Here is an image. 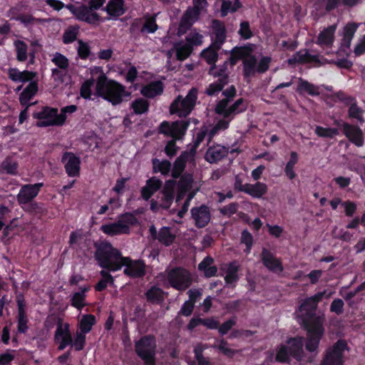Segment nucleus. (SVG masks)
<instances>
[{
    "label": "nucleus",
    "mask_w": 365,
    "mask_h": 365,
    "mask_svg": "<svg viewBox=\"0 0 365 365\" xmlns=\"http://www.w3.org/2000/svg\"><path fill=\"white\" fill-rule=\"evenodd\" d=\"M176 58L179 61L186 59L191 53L192 48L190 44L186 43H176L174 45Z\"/></svg>",
    "instance_id": "obj_37"
},
{
    "label": "nucleus",
    "mask_w": 365,
    "mask_h": 365,
    "mask_svg": "<svg viewBox=\"0 0 365 365\" xmlns=\"http://www.w3.org/2000/svg\"><path fill=\"white\" fill-rule=\"evenodd\" d=\"M42 186L43 183L39 182L34 185H25L21 187L17 195V200L22 208H25L26 204L38 195Z\"/></svg>",
    "instance_id": "obj_16"
},
{
    "label": "nucleus",
    "mask_w": 365,
    "mask_h": 365,
    "mask_svg": "<svg viewBox=\"0 0 365 365\" xmlns=\"http://www.w3.org/2000/svg\"><path fill=\"white\" fill-rule=\"evenodd\" d=\"M361 0H327L326 9L327 10H331L336 7H337L340 4H343L346 6H353L358 3H359Z\"/></svg>",
    "instance_id": "obj_54"
},
{
    "label": "nucleus",
    "mask_w": 365,
    "mask_h": 365,
    "mask_svg": "<svg viewBox=\"0 0 365 365\" xmlns=\"http://www.w3.org/2000/svg\"><path fill=\"white\" fill-rule=\"evenodd\" d=\"M15 358V351L8 349L0 354V365H8Z\"/></svg>",
    "instance_id": "obj_61"
},
{
    "label": "nucleus",
    "mask_w": 365,
    "mask_h": 365,
    "mask_svg": "<svg viewBox=\"0 0 365 365\" xmlns=\"http://www.w3.org/2000/svg\"><path fill=\"white\" fill-rule=\"evenodd\" d=\"M261 255L262 262L268 269L274 272H280L283 270L279 259H277L269 250L263 249Z\"/></svg>",
    "instance_id": "obj_25"
},
{
    "label": "nucleus",
    "mask_w": 365,
    "mask_h": 365,
    "mask_svg": "<svg viewBox=\"0 0 365 365\" xmlns=\"http://www.w3.org/2000/svg\"><path fill=\"white\" fill-rule=\"evenodd\" d=\"M239 270L240 265L235 262H231L227 265L225 276V280L227 284L235 286V284L239 279Z\"/></svg>",
    "instance_id": "obj_32"
},
{
    "label": "nucleus",
    "mask_w": 365,
    "mask_h": 365,
    "mask_svg": "<svg viewBox=\"0 0 365 365\" xmlns=\"http://www.w3.org/2000/svg\"><path fill=\"white\" fill-rule=\"evenodd\" d=\"M197 91L196 88H192L187 95L182 98L178 96L172 103L170 108L171 114H177L180 117L187 115L192 110L197 100Z\"/></svg>",
    "instance_id": "obj_8"
},
{
    "label": "nucleus",
    "mask_w": 365,
    "mask_h": 365,
    "mask_svg": "<svg viewBox=\"0 0 365 365\" xmlns=\"http://www.w3.org/2000/svg\"><path fill=\"white\" fill-rule=\"evenodd\" d=\"M76 110L77 106L76 105H71L63 107L61 109L60 113H58V117L61 126L65 123L67 118L71 114L74 113Z\"/></svg>",
    "instance_id": "obj_49"
},
{
    "label": "nucleus",
    "mask_w": 365,
    "mask_h": 365,
    "mask_svg": "<svg viewBox=\"0 0 365 365\" xmlns=\"http://www.w3.org/2000/svg\"><path fill=\"white\" fill-rule=\"evenodd\" d=\"M148 106L149 104L148 101L143 98L136 99L132 103L131 105L134 112L136 114H142L145 113L148 109Z\"/></svg>",
    "instance_id": "obj_53"
},
{
    "label": "nucleus",
    "mask_w": 365,
    "mask_h": 365,
    "mask_svg": "<svg viewBox=\"0 0 365 365\" xmlns=\"http://www.w3.org/2000/svg\"><path fill=\"white\" fill-rule=\"evenodd\" d=\"M86 341V334L83 332H76L75 336L74 341L72 343L76 351H80L83 349Z\"/></svg>",
    "instance_id": "obj_60"
},
{
    "label": "nucleus",
    "mask_w": 365,
    "mask_h": 365,
    "mask_svg": "<svg viewBox=\"0 0 365 365\" xmlns=\"http://www.w3.org/2000/svg\"><path fill=\"white\" fill-rule=\"evenodd\" d=\"M9 78L14 81L27 82L35 77V73L31 71H20L16 68H11L9 71Z\"/></svg>",
    "instance_id": "obj_33"
},
{
    "label": "nucleus",
    "mask_w": 365,
    "mask_h": 365,
    "mask_svg": "<svg viewBox=\"0 0 365 365\" xmlns=\"http://www.w3.org/2000/svg\"><path fill=\"white\" fill-rule=\"evenodd\" d=\"M213 259L210 257H206L199 264L198 269L203 272L207 277L215 276L217 273V267L212 265Z\"/></svg>",
    "instance_id": "obj_35"
},
{
    "label": "nucleus",
    "mask_w": 365,
    "mask_h": 365,
    "mask_svg": "<svg viewBox=\"0 0 365 365\" xmlns=\"http://www.w3.org/2000/svg\"><path fill=\"white\" fill-rule=\"evenodd\" d=\"M55 340L59 344V350H63L67 346L72 344V337L68 324L61 322L58 323L55 332Z\"/></svg>",
    "instance_id": "obj_18"
},
{
    "label": "nucleus",
    "mask_w": 365,
    "mask_h": 365,
    "mask_svg": "<svg viewBox=\"0 0 365 365\" xmlns=\"http://www.w3.org/2000/svg\"><path fill=\"white\" fill-rule=\"evenodd\" d=\"M348 349L344 340H339L331 349H329L322 361L323 365H342L344 351Z\"/></svg>",
    "instance_id": "obj_13"
},
{
    "label": "nucleus",
    "mask_w": 365,
    "mask_h": 365,
    "mask_svg": "<svg viewBox=\"0 0 365 365\" xmlns=\"http://www.w3.org/2000/svg\"><path fill=\"white\" fill-rule=\"evenodd\" d=\"M298 160V155L296 152L293 151L290 154V159L287 162L285 167V173L286 175L290 179L292 180L296 177V174L294 171V167L297 164Z\"/></svg>",
    "instance_id": "obj_44"
},
{
    "label": "nucleus",
    "mask_w": 365,
    "mask_h": 365,
    "mask_svg": "<svg viewBox=\"0 0 365 365\" xmlns=\"http://www.w3.org/2000/svg\"><path fill=\"white\" fill-rule=\"evenodd\" d=\"M155 341L152 336H145L135 344V350L138 356L146 365H155L154 355Z\"/></svg>",
    "instance_id": "obj_10"
},
{
    "label": "nucleus",
    "mask_w": 365,
    "mask_h": 365,
    "mask_svg": "<svg viewBox=\"0 0 365 365\" xmlns=\"http://www.w3.org/2000/svg\"><path fill=\"white\" fill-rule=\"evenodd\" d=\"M96 88L100 96L113 105L120 103L124 96H129L123 86L115 81L108 80L104 75L98 78Z\"/></svg>",
    "instance_id": "obj_5"
},
{
    "label": "nucleus",
    "mask_w": 365,
    "mask_h": 365,
    "mask_svg": "<svg viewBox=\"0 0 365 365\" xmlns=\"http://www.w3.org/2000/svg\"><path fill=\"white\" fill-rule=\"evenodd\" d=\"M227 64V62H225L221 67H217L215 66H212L210 68L209 73L213 77H220V78H225V79H227V76L225 74Z\"/></svg>",
    "instance_id": "obj_57"
},
{
    "label": "nucleus",
    "mask_w": 365,
    "mask_h": 365,
    "mask_svg": "<svg viewBox=\"0 0 365 365\" xmlns=\"http://www.w3.org/2000/svg\"><path fill=\"white\" fill-rule=\"evenodd\" d=\"M93 85V81L90 79L86 81L81 88V95L83 98L87 99L91 97V88Z\"/></svg>",
    "instance_id": "obj_62"
},
{
    "label": "nucleus",
    "mask_w": 365,
    "mask_h": 365,
    "mask_svg": "<svg viewBox=\"0 0 365 365\" xmlns=\"http://www.w3.org/2000/svg\"><path fill=\"white\" fill-rule=\"evenodd\" d=\"M123 273L131 278H138L145 274V264L142 260H133L125 257L123 263Z\"/></svg>",
    "instance_id": "obj_15"
},
{
    "label": "nucleus",
    "mask_w": 365,
    "mask_h": 365,
    "mask_svg": "<svg viewBox=\"0 0 365 365\" xmlns=\"http://www.w3.org/2000/svg\"><path fill=\"white\" fill-rule=\"evenodd\" d=\"M227 153L228 150L225 147L220 145H213L207 149L205 160L210 163H216L225 157Z\"/></svg>",
    "instance_id": "obj_26"
},
{
    "label": "nucleus",
    "mask_w": 365,
    "mask_h": 365,
    "mask_svg": "<svg viewBox=\"0 0 365 365\" xmlns=\"http://www.w3.org/2000/svg\"><path fill=\"white\" fill-rule=\"evenodd\" d=\"M227 81L225 78H221L217 81L212 83L206 88L205 93L209 96H214L219 93L222 88L227 84Z\"/></svg>",
    "instance_id": "obj_48"
},
{
    "label": "nucleus",
    "mask_w": 365,
    "mask_h": 365,
    "mask_svg": "<svg viewBox=\"0 0 365 365\" xmlns=\"http://www.w3.org/2000/svg\"><path fill=\"white\" fill-rule=\"evenodd\" d=\"M348 113L349 118L356 119L360 123H363L364 122L363 117L364 110L356 103H354L350 106Z\"/></svg>",
    "instance_id": "obj_52"
},
{
    "label": "nucleus",
    "mask_w": 365,
    "mask_h": 365,
    "mask_svg": "<svg viewBox=\"0 0 365 365\" xmlns=\"http://www.w3.org/2000/svg\"><path fill=\"white\" fill-rule=\"evenodd\" d=\"M38 91L36 83L31 82L24 90L19 97V101L21 105H27L29 101L34 96Z\"/></svg>",
    "instance_id": "obj_38"
},
{
    "label": "nucleus",
    "mask_w": 365,
    "mask_h": 365,
    "mask_svg": "<svg viewBox=\"0 0 365 365\" xmlns=\"http://www.w3.org/2000/svg\"><path fill=\"white\" fill-rule=\"evenodd\" d=\"M2 169L9 174H16L17 170V163L11 160H6L2 163Z\"/></svg>",
    "instance_id": "obj_64"
},
{
    "label": "nucleus",
    "mask_w": 365,
    "mask_h": 365,
    "mask_svg": "<svg viewBox=\"0 0 365 365\" xmlns=\"http://www.w3.org/2000/svg\"><path fill=\"white\" fill-rule=\"evenodd\" d=\"M206 4V0H193V7L187 9L182 17L180 27L187 28L195 22Z\"/></svg>",
    "instance_id": "obj_14"
},
{
    "label": "nucleus",
    "mask_w": 365,
    "mask_h": 365,
    "mask_svg": "<svg viewBox=\"0 0 365 365\" xmlns=\"http://www.w3.org/2000/svg\"><path fill=\"white\" fill-rule=\"evenodd\" d=\"M95 317L92 314H86L83 316L82 319L79 322L78 326L81 329V331L84 334H86L91 330L92 327L95 324Z\"/></svg>",
    "instance_id": "obj_43"
},
{
    "label": "nucleus",
    "mask_w": 365,
    "mask_h": 365,
    "mask_svg": "<svg viewBox=\"0 0 365 365\" xmlns=\"http://www.w3.org/2000/svg\"><path fill=\"white\" fill-rule=\"evenodd\" d=\"M245 109L246 106L242 98L238 99L232 105L230 104L228 99L219 101L215 107V112L222 118L217 120L216 125L211 129L210 132V138L219 131L227 129L234 115L244 111Z\"/></svg>",
    "instance_id": "obj_3"
},
{
    "label": "nucleus",
    "mask_w": 365,
    "mask_h": 365,
    "mask_svg": "<svg viewBox=\"0 0 365 365\" xmlns=\"http://www.w3.org/2000/svg\"><path fill=\"white\" fill-rule=\"evenodd\" d=\"M165 278L170 285L178 291L187 289L192 282V275L183 268H174L165 271Z\"/></svg>",
    "instance_id": "obj_7"
},
{
    "label": "nucleus",
    "mask_w": 365,
    "mask_h": 365,
    "mask_svg": "<svg viewBox=\"0 0 365 365\" xmlns=\"http://www.w3.org/2000/svg\"><path fill=\"white\" fill-rule=\"evenodd\" d=\"M14 45L16 52L17 60L19 61H26L28 58L27 44L21 40H16L14 41Z\"/></svg>",
    "instance_id": "obj_41"
},
{
    "label": "nucleus",
    "mask_w": 365,
    "mask_h": 365,
    "mask_svg": "<svg viewBox=\"0 0 365 365\" xmlns=\"http://www.w3.org/2000/svg\"><path fill=\"white\" fill-rule=\"evenodd\" d=\"M136 222L135 217L126 213L118 218V220L113 223L103 225L101 230L108 235H118L126 234L129 232V227Z\"/></svg>",
    "instance_id": "obj_9"
},
{
    "label": "nucleus",
    "mask_w": 365,
    "mask_h": 365,
    "mask_svg": "<svg viewBox=\"0 0 365 365\" xmlns=\"http://www.w3.org/2000/svg\"><path fill=\"white\" fill-rule=\"evenodd\" d=\"M202 35L196 31H192L186 36V41L192 48L193 46L202 44Z\"/></svg>",
    "instance_id": "obj_56"
},
{
    "label": "nucleus",
    "mask_w": 365,
    "mask_h": 365,
    "mask_svg": "<svg viewBox=\"0 0 365 365\" xmlns=\"http://www.w3.org/2000/svg\"><path fill=\"white\" fill-rule=\"evenodd\" d=\"M67 174L71 177L78 176L80 171V159L71 153H65L62 158Z\"/></svg>",
    "instance_id": "obj_22"
},
{
    "label": "nucleus",
    "mask_w": 365,
    "mask_h": 365,
    "mask_svg": "<svg viewBox=\"0 0 365 365\" xmlns=\"http://www.w3.org/2000/svg\"><path fill=\"white\" fill-rule=\"evenodd\" d=\"M51 61L57 67L52 69V76L55 78L54 80L62 81V79L58 78H60L62 73H66L69 66L68 59L63 54L56 53L53 54Z\"/></svg>",
    "instance_id": "obj_21"
},
{
    "label": "nucleus",
    "mask_w": 365,
    "mask_h": 365,
    "mask_svg": "<svg viewBox=\"0 0 365 365\" xmlns=\"http://www.w3.org/2000/svg\"><path fill=\"white\" fill-rule=\"evenodd\" d=\"M146 294L148 300L153 302L160 301L163 298V291L158 287H152L147 292Z\"/></svg>",
    "instance_id": "obj_59"
},
{
    "label": "nucleus",
    "mask_w": 365,
    "mask_h": 365,
    "mask_svg": "<svg viewBox=\"0 0 365 365\" xmlns=\"http://www.w3.org/2000/svg\"><path fill=\"white\" fill-rule=\"evenodd\" d=\"M217 46H215L214 45L208 48L207 49H205L202 53V57L205 59V61L209 64H213L215 63L217 58Z\"/></svg>",
    "instance_id": "obj_50"
},
{
    "label": "nucleus",
    "mask_w": 365,
    "mask_h": 365,
    "mask_svg": "<svg viewBox=\"0 0 365 365\" xmlns=\"http://www.w3.org/2000/svg\"><path fill=\"white\" fill-rule=\"evenodd\" d=\"M158 240L165 246H170L175 239V235L170 232L168 227H162L155 237Z\"/></svg>",
    "instance_id": "obj_39"
},
{
    "label": "nucleus",
    "mask_w": 365,
    "mask_h": 365,
    "mask_svg": "<svg viewBox=\"0 0 365 365\" xmlns=\"http://www.w3.org/2000/svg\"><path fill=\"white\" fill-rule=\"evenodd\" d=\"M240 36L245 39H248L252 37V32L250 29V24L247 21L240 24V28L238 31Z\"/></svg>",
    "instance_id": "obj_63"
},
{
    "label": "nucleus",
    "mask_w": 365,
    "mask_h": 365,
    "mask_svg": "<svg viewBox=\"0 0 365 365\" xmlns=\"http://www.w3.org/2000/svg\"><path fill=\"white\" fill-rule=\"evenodd\" d=\"M322 87H324L322 86ZM298 91L299 92H306L308 94L315 96H319L322 92V86H317L302 78L299 81Z\"/></svg>",
    "instance_id": "obj_36"
},
{
    "label": "nucleus",
    "mask_w": 365,
    "mask_h": 365,
    "mask_svg": "<svg viewBox=\"0 0 365 365\" xmlns=\"http://www.w3.org/2000/svg\"><path fill=\"white\" fill-rule=\"evenodd\" d=\"M76 49L78 58L83 60L87 59L91 53L89 43L83 41V40L77 41Z\"/></svg>",
    "instance_id": "obj_42"
},
{
    "label": "nucleus",
    "mask_w": 365,
    "mask_h": 365,
    "mask_svg": "<svg viewBox=\"0 0 365 365\" xmlns=\"http://www.w3.org/2000/svg\"><path fill=\"white\" fill-rule=\"evenodd\" d=\"M79 28L76 26H70L66 29L63 34V41L64 43H71L73 42L78 34Z\"/></svg>",
    "instance_id": "obj_51"
},
{
    "label": "nucleus",
    "mask_w": 365,
    "mask_h": 365,
    "mask_svg": "<svg viewBox=\"0 0 365 365\" xmlns=\"http://www.w3.org/2000/svg\"><path fill=\"white\" fill-rule=\"evenodd\" d=\"M101 275L102 279L98 282L96 286V289L97 291H102L106 288L108 284H113L114 282V279L110 274L106 270H102L101 272Z\"/></svg>",
    "instance_id": "obj_47"
},
{
    "label": "nucleus",
    "mask_w": 365,
    "mask_h": 365,
    "mask_svg": "<svg viewBox=\"0 0 365 365\" xmlns=\"http://www.w3.org/2000/svg\"><path fill=\"white\" fill-rule=\"evenodd\" d=\"M96 258L100 267L108 272H117L123 268L125 257L111 244L103 243L96 252Z\"/></svg>",
    "instance_id": "obj_4"
},
{
    "label": "nucleus",
    "mask_w": 365,
    "mask_h": 365,
    "mask_svg": "<svg viewBox=\"0 0 365 365\" xmlns=\"http://www.w3.org/2000/svg\"><path fill=\"white\" fill-rule=\"evenodd\" d=\"M191 214L195 225L198 227H204L209 223L211 219L210 209L204 205L192 208Z\"/></svg>",
    "instance_id": "obj_20"
},
{
    "label": "nucleus",
    "mask_w": 365,
    "mask_h": 365,
    "mask_svg": "<svg viewBox=\"0 0 365 365\" xmlns=\"http://www.w3.org/2000/svg\"><path fill=\"white\" fill-rule=\"evenodd\" d=\"M34 118L38 120V127L61 126L57 108L44 107L41 111L35 113Z\"/></svg>",
    "instance_id": "obj_12"
},
{
    "label": "nucleus",
    "mask_w": 365,
    "mask_h": 365,
    "mask_svg": "<svg viewBox=\"0 0 365 365\" xmlns=\"http://www.w3.org/2000/svg\"><path fill=\"white\" fill-rule=\"evenodd\" d=\"M336 26L331 25L324 29L317 37L316 43L322 48H330L332 46L334 38Z\"/></svg>",
    "instance_id": "obj_23"
},
{
    "label": "nucleus",
    "mask_w": 365,
    "mask_h": 365,
    "mask_svg": "<svg viewBox=\"0 0 365 365\" xmlns=\"http://www.w3.org/2000/svg\"><path fill=\"white\" fill-rule=\"evenodd\" d=\"M248 48H235L232 52L231 63H236L237 58L243 61V71L245 76L249 77L256 73H264L268 70L272 58L269 56H262L259 61L257 58L250 53Z\"/></svg>",
    "instance_id": "obj_2"
},
{
    "label": "nucleus",
    "mask_w": 365,
    "mask_h": 365,
    "mask_svg": "<svg viewBox=\"0 0 365 365\" xmlns=\"http://www.w3.org/2000/svg\"><path fill=\"white\" fill-rule=\"evenodd\" d=\"M343 133L350 142L357 147H362L364 145V133L361 129L356 125L344 123L341 125Z\"/></svg>",
    "instance_id": "obj_19"
},
{
    "label": "nucleus",
    "mask_w": 365,
    "mask_h": 365,
    "mask_svg": "<svg viewBox=\"0 0 365 365\" xmlns=\"http://www.w3.org/2000/svg\"><path fill=\"white\" fill-rule=\"evenodd\" d=\"M240 7V0H235L234 3L230 1H224L221 6L222 16H225L228 13L235 12Z\"/></svg>",
    "instance_id": "obj_46"
},
{
    "label": "nucleus",
    "mask_w": 365,
    "mask_h": 365,
    "mask_svg": "<svg viewBox=\"0 0 365 365\" xmlns=\"http://www.w3.org/2000/svg\"><path fill=\"white\" fill-rule=\"evenodd\" d=\"M212 36L214 38V46L220 48L221 44L224 42L225 35V28L224 24L217 20L212 21Z\"/></svg>",
    "instance_id": "obj_28"
},
{
    "label": "nucleus",
    "mask_w": 365,
    "mask_h": 365,
    "mask_svg": "<svg viewBox=\"0 0 365 365\" xmlns=\"http://www.w3.org/2000/svg\"><path fill=\"white\" fill-rule=\"evenodd\" d=\"M162 182L155 177L148 180L145 185L142 188V197L148 200L161 186Z\"/></svg>",
    "instance_id": "obj_29"
},
{
    "label": "nucleus",
    "mask_w": 365,
    "mask_h": 365,
    "mask_svg": "<svg viewBox=\"0 0 365 365\" xmlns=\"http://www.w3.org/2000/svg\"><path fill=\"white\" fill-rule=\"evenodd\" d=\"M334 293V289H329L317 292L304 299L296 312L299 322L304 325L307 330L306 349L309 351L317 350L324 331V317L316 316L314 311L320 301L324 298L329 299Z\"/></svg>",
    "instance_id": "obj_1"
},
{
    "label": "nucleus",
    "mask_w": 365,
    "mask_h": 365,
    "mask_svg": "<svg viewBox=\"0 0 365 365\" xmlns=\"http://www.w3.org/2000/svg\"><path fill=\"white\" fill-rule=\"evenodd\" d=\"M175 181L173 180H167L165 183L163 190L162 191L163 202L162 205L168 208L171 204L175 192Z\"/></svg>",
    "instance_id": "obj_31"
},
{
    "label": "nucleus",
    "mask_w": 365,
    "mask_h": 365,
    "mask_svg": "<svg viewBox=\"0 0 365 365\" xmlns=\"http://www.w3.org/2000/svg\"><path fill=\"white\" fill-rule=\"evenodd\" d=\"M194 155L195 154L193 152H184L176 159L172 170V176L174 178H177L180 175L184 170L185 162L188 159L193 160Z\"/></svg>",
    "instance_id": "obj_27"
},
{
    "label": "nucleus",
    "mask_w": 365,
    "mask_h": 365,
    "mask_svg": "<svg viewBox=\"0 0 365 365\" xmlns=\"http://www.w3.org/2000/svg\"><path fill=\"white\" fill-rule=\"evenodd\" d=\"M107 13L113 17H118L124 14V4L123 0H110L106 6Z\"/></svg>",
    "instance_id": "obj_34"
},
{
    "label": "nucleus",
    "mask_w": 365,
    "mask_h": 365,
    "mask_svg": "<svg viewBox=\"0 0 365 365\" xmlns=\"http://www.w3.org/2000/svg\"><path fill=\"white\" fill-rule=\"evenodd\" d=\"M153 170L155 173L160 172L163 175H168L170 171L171 163L168 160L160 161L153 160Z\"/></svg>",
    "instance_id": "obj_45"
},
{
    "label": "nucleus",
    "mask_w": 365,
    "mask_h": 365,
    "mask_svg": "<svg viewBox=\"0 0 365 365\" xmlns=\"http://www.w3.org/2000/svg\"><path fill=\"white\" fill-rule=\"evenodd\" d=\"M303 354L302 338H294L287 341V345L282 344L277 349L275 360L278 362H287L291 356L302 360Z\"/></svg>",
    "instance_id": "obj_6"
},
{
    "label": "nucleus",
    "mask_w": 365,
    "mask_h": 365,
    "mask_svg": "<svg viewBox=\"0 0 365 365\" xmlns=\"http://www.w3.org/2000/svg\"><path fill=\"white\" fill-rule=\"evenodd\" d=\"M157 29L158 25L155 23V19L153 16L146 18L145 24L142 28V31L154 33Z\"/></svg>",
    "instance_id": "obj_58"
},
{
    "label": "nucleus",
    "mask_w": 365,
    "mask_h": 365,
    "mask_svg": "<svg viewBox=\"0 0 365 365\" xmlns=\"http://www.w3.org/2000/svg\"><path fill=\"white\" fill-rule=\"evenodd\" d=\"M87 288H81V290L73 294L71 298V305L81 310L86 305V292Z\"/></svg>",
    "instance_id": "obj_40"
},
{
    "label": "nucleus",
    "mask_w": 365,
    "mask_h": 365,
    "mask_svg": "<svg viewBox=\"0 0 365 365\" xmlns=\"http://www.w3.org/2000/svg\"><path fill=\"white\" fill-rule=\"evenodd\" d=\"M240 190L250 195L255 198H261L267 192V185L263 182H257L255 184H245Z\"/></svg>",
    "instance_id": "obj_24"
},
{
    "label": "nucleus",
    "mask_w": 365,
    "mask_h": 365,
    "mask_svg": "<svg viewBox=\"0 0 365 365\" xmlns=\"http://www.w3.org/2000/svg\"><path fill=\"white\" fill-rule=\"evenodd\" d=\"M188 125L189 123L186 120L173 123L164 121L160 124L159 130L160 133L166 136L172 137L173 140H180L184 135Z\"/></svg>",
    "instance_id": "obj_11"
},
{
    "label": "nucleus",
    "mask_w": 365,
    "mask_h": 365,
    "mask_svg": "<svg viewBox=\"0 0 365 365\" xmlns=\"http://www.w3.org/2000/svg\"><path fill=\"white\" fill-rule=\"evenodd\" d=\"M315 133L319 137L333 138L334 135L339 134V130L336 128H324L322 126H317Z\"/></svg>",
    "instance_id": "obj_55"
},
{
    "label": "nucleus",
    "mask_w": 365,
    "mask_h": 365,
    "mask_svg": "<svg viewBox=\"0 0 365 365\" xmlns=\"http://www.w3.org/2000/svg\"><path fill=\"white\" fill-rule=\"evenodd\" d=\"M358 24L355 23L347 24L343 29L340 48L338 53L344 52L346 56L350 53V46L354 34L357 30Z\"/></svg>",
    "instance_id": "obj_17"
},
{
    "label": "nucleus",
    "mask_w": 365,
    "mask_h": 365,
    "mask_svg": "<svg viewBox=\"0 0 365 365\" xmlns=\"http://www.w3.org/2000/svg\"><path fill=\"white\" fill-rule=\"evenodd\" d=\"M163 91V84L161 81L151 82L141 88V93L147 98H153Z\"/></svg>",
    "instance_id": "obj_30"
}]
</instances>
